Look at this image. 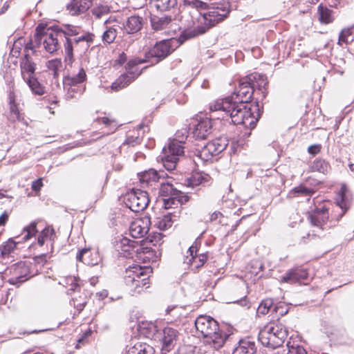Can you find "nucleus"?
<instances>
[{"instance_id":"1","label":"nucleus","mask_w":354,"mask_h":354,"mask_svg":"<svg viewBox=\"0 0 354 354\" xmlns=\"http://www.w3.org/2000/svg\"><path fill=\"white\" fill-rule=\"evenodd\" d=\"M255 75H247L239 81V86L230 96L218 99L209 104L211 117L231 120L234 124H243L246 128L255 127L259 120L257 105L249 106L254 88L252 81Z\"/></svg>"},{"instance_id":"2","label":"nucleus","mask_w":354,"mask_h":354,"mask_svg":"<svg viewBox=\"0 0 354 354\" xmlns=\"http://www.w3.org/2000/svg\"><path fill=\"white\" fill-rule=\"evenodd\" d=\"M206 8L207 3L200 0H183L181 19H185L187 26H194L193 30L185 33L187 38L204 34L227 18L230 12L229 2L218 3L208 12L201 14L199 10Z\"/></svg>"},{"instance_id":"3","label":"nucleus","mask_w":354,"mask_h":354,"mask_svg":"<svg viewBox=\"0 0 354 354\" xmlns=\"http://www.w3.org/2000/svg\"><path fill=\"white\" fill-rule=\"evenodd\" d=\"M195 327L198 335L204 338V343L214 350L223 346L227 335L221 331L218 322L212 317L200 315L195 320Z\"/></svg>"},{"instance_id":"4","label":"nucleus","mask_w":354,"mask_h":354,"mask_svg":"<svg viewBox=\"0 0 354 354\" xmlns=\"http://www.w3.org/2000/svg\"><path fill=\"white\" fill-rule=\"evenodd\" d=\"M151 268L134 264L125 270L124 283L132 295L139 294L149 287Z\"/></svg>"},{"instance_id":"5","label":"nucleus","mask_w":354,"mask_h":354,"mask_svg":"<svg viewBox=\"0 0 354 354\" xmlns=\"http://www.w3.org/2000/svg\"><path fill=\"white\" fill-rule=\"evenodd\" d=\"M181 42L176 38L164 39L157 42L154 46L145 53V57H135L129 61V66L139 65L143 63L150 62L151 58H155L156 61L151 62V65L164 59L175 50Z\"/></svg>"},{"instance_id":"6","label":"nucleus","mask_w":354,"mask_h":354,"mask_svg":"<svg viewBox=\"0 0 354 354\" xmlns=\"http://www.w3.org/2000/svg\"><path fill=\"white\" fill-rule=\"evenodd\" d=\"M60 33L61 37H65L66 41L64 44V52L66 55L65 59L68 63H72L73 60V47L79 43L84 42L88 46V44L93 39L94 35L91 33L83 34L80 36L78 27L67 24L64 30H57Z\"/></svg>"},{"instance_id":"7","label":"nucleus","mask_w":354,"mask_h":354,"mask_svg":"<svg viewBox=\"0 0 354 354\" xmlns=\"http://www.w3.org/2000/svg\"><path fill=\"white\" fill-rule=\"evenodd\" d=\"M287 336V330L282 324L270 322L260 330L259 340L262 345L275 348L283 344Z\"/></svg>"},{"instance_id":"8","label":"nucleus","mask_w":354,"mask_h":354,"mask_svg":"<svg viewBox=\"0 0 354 354\" xmlns=\"http://www.w3.org/2000/svg\"><path fill=\"white\" fill-rule=\"evenodd\" d=\"M62 39L58 30L50 28H41L40 26L36 29L35 35V43L39 46L42 44L45 50L50 54L56 52L59 48V39Z\"/></svg>"},{"instance_id":"9","label":"nucleus","mask_w":354,"mask_h":354,"mask_svg":"<svg viewBox=\"0 0 354 354\" xmlns=\"http://www.w3.org/2000/svg\"><path fill=\"white\" fill-rule=\"evenodd\" d=\"M182 141L176 139L170 140L168 146L162 149V154L160 156L164 167L168 171L174 170L179 157L184 153Z\"/></svg>"},{"instance_id":"10","label":"nucleus","mask_w":354,"mask_h":354,"mask_svg":"<svg viewBox=\"0 0 354 354\" xmlns=\"http://www.w3.org/2000/svg\"><path fill=\"white\" fill-rule=\"evenodd\" d=\"M149 203L147 192L141 189H132L124 196V203L127 207L134 212L144 210Z\"/></svg>"},{"instance_id":"11","label":"nucleus","mask_w":354,"mask_h":354,"mask_svg":"<svg viewBox=\"0 0 354 354\" xmlns=\"http://www.w3.org/2000/svg\"><path fill=\"white\" fill-rule=\"evenodd\" d=\"M228 140L225 137H219L205 145L199 151V157L205 161L221 153L226 149Z\"/></svg>"},{"instance_id":"12","label":"nucleus","mask_w":354,"mask_h":354,"mask_svg":"<svg viewBox=\"0 0 354 354\" xmlns=\"http://www.w3.org/2000/svg\"><path fill=\"white\" fill-rule=\"evenodd\" d=\"M120 23L115 17H109L104 22V31L102 35V41L104 45H109L115 41L118 33V29L121 28Z\"/></svg>"},{"instance_id":"13","label":"nucleus","mask_w":354,"mask_h":354,"mask_svg":"<svg viewBox=\"0 0 354 354\" xmlns=\"http://www.w3.org/2000/svg\"><path fill=\"white\" fill-rule=\"evenodd\" d=\"M138 65L129 66L127 63V73L121 75L111 85V88L119 91L128 86L132 81L137 78L142 73L136 66Z\"/></svg>"},{"instance_id":"14","label":"nucleus","mask_w":354,"mask_h":354,"mask_svg":"<svg viewBox=\"0 0 354 354\" xmlns=\"http://www.w3.org/2000/svg\"><path fill=\"white\" fill-rule=\"evenodd\" d=\"M151 223V218L147 215L136 219L129 227L131 236L134 239L144 237L149 232Z\"/></svg>"},{"instance_id":"15","label":"nucleus","mask_w":354,"mask_h":354,"mask_svg":"<svg viewBox=\"0 0 354 354\" xmlns=\"http://www.w3.org/2000/svg\"><path fill=\"white\" fill-rule=\"evenodd\" d=\"M210 115L212 114L211 110ZM211 120H222L217 118H212L210 119L206 118L201 120L197 124L195 125L192 134L196 140H204L212 133V122Z\"/></svg>"},{"instance_id":"16","label":"nucleus","mask_w":354,"mask_h":354,"mask_svg":"<svg viewBox=\"0 0 354 354\" xmlns=\"http://www.w3.org/2000/svg\"><path fill=\"white\" fill-rule=\"evenodd\" d=\"M189 255L186 256L185 263L191 266L192 269H198L203 266L207 261V256L205 254H197V246L193 244L187 251Z\"/></svg>"},{"instance_id":"17","label":"nucleus","mask_w":354,"mask_h":354,"mask_svg":"<svg viewBox=\"0 0 354 354\" xmlns=\"http://www.w3.org/2000/svg\"><path fill=\"white\" fill-rule=\"evenodd\" d=\"M29 272L28 267L24 262H19L13 265L10 268V273L12 277L10 279L11 283H22L28 279Z\"/></svg>"},{"instance_id":"18","label":"nucleus","mask_w":354,"mask_h":354,"mask_svg":"<svg viewBox=\"0 0 354 354\" xmlns=\"http://www.w3.org/2000/svg\"><path fill=\"white\" fill-rule=\"evenodd\" d=\"M21 76L23 80L35 76L36 64L30 54H25L20 60Z\"/></svg>"},{"instance_id":"19","label":"nucleus","mask_w":354,"mask_h":354,"mask_svg":"<svg viewBox=\"0 0 354 354\" xmlns=\"http://www.w3.org/2000/svg\"><path fill=\"white\" fill-rule=\"evenodd\" d=\"M143 18L138 15H131L124 21L122 27L124 32L135 34L139 32L143 26Z\"/></svg>"},{"instance_id":"20","label":"nucleus","mask_w":354,"mask_h":354,"mask_svg":"<svg viewBox=\"0 0 354 354\" xmlns=\"http://www.w3.org/2000/svg\"><path fill=\"white\" fill-rule=\"evenodd\" d=\"M76 258L77 261L91 266L97 265L101 260L97 251H92L86 248L80 250Z\"/></svg>"},{"instance_id":"21","label":"nucleus","mask_w":354,"mask_h":354,"mask_svg":"<svg viewBox=\"0 0 354 354\" xmlns=\"http://www.w3.org/2000/svg\"><path fill=\"white\" fill-rule=\"evenodd\" d=\"M329 218L328 209L322 207L315 209L310 215L309 219L313 225L322 228Z\"/></svg>"},{"instance_id":"22","label":"nucleus","mask_w":354,"mask_h":354,"mask_svg":"<svg viewBox=\"0 0 354 354\" xmlns=\"http://www.w3.org/2000/svg\"><path fill=\"white\" fill-rule=\"evenodd\" d=\"M139 245L138 242L130 240L127 237H122L116 244V248L118 251L125 257L131 256L133 252H137L138 249L136 248Z\"/></svg>"},{"instance_id":"23","label":"nucleus","mask_w":354,"mask_h":354,"mask_svg":"<svg viewBox=\"0 0 354 354\" xmlns=\"http://www.w3.org/2000/svg\"><path fill=\"white\" fill-rule=\"evenodd\" d=\"M336 204L341 209V213L337 217V220H339L346 212L350 208L351 200L347 196V187L346 185L343 184L338 193V196L336 198Z\"/></svg>"},{"instance_id":"24","label":"nucleus","mask_w":354,"mask_h":354,"mask_svg":"<svg viewBox=\"0 0 354 354\" xmlns=\"http://www.w3.org/2000/svg\"><path fill=\"white\" fill-rule=\"evenodd\" d=\"M307 270L304 268H295L288 272L281 279V281L288 283L300 282L308 278Z\"/></svg>"},{"instance_id":"25","label":"nucleus","mask_w":354,"mask_h":354,"mask_svg":"<svg viewBox=\"0 0 354 354\" xmlns=\"http://www.w3.org/2000/svg\"><path fill=\"white\" fill-rule=\"evenodd\" d=\"M178 332L171 327H165L163 329L162 347L169 351L174 346Z\"/></svg>"},{"instance_id":"26","label":"nucleus","mask_w":354,"mask_h":354,"mask_svg":"<svg viewBox=\"0 0 354 354\" xmlns=\"http://www.w3.org/2000/svg\"><path fill=\"white\" fill-rule=\"evenodd\" d=\"M164 178V171L157 172L156 170L149 169L139 174V179L141 183L147 185H152L153 183L159 182Z\"/></svg>"},{"instance_id":"27","label":"nucleus","mask_w":354,"mask_h":354,"mask_svg":"<svg viewBox=\"0 0 354 354\" xmlns=\"http://www.w3.org/2000/svg\"><path fill=\"white\" fill-rule=\"evenodd\" d=\"M92 0H72L67 6V10L72 15L84 12L91 6Z\"/></svg>"},{"instance_id":"28","label":"nucleus","mask_w":354,"mask_h":354,"mask_svg":"<svg viewBox=\"0 0 354 354\" xmlns=\"http://www.w3.org/2000/svg\"><path fill=\"white\" fill-rule=\"evenodd\" d=\"M86 73L82 68H80L77 74L68 75L63 80L64 88H71L72 86H82L81 84L86 80Z\"/></svg>"},{"instance_id":"29","label":"nucleus","mask_w":354,"mask_h":354,"mask_svg":"<svg viewBox=\"0 0 354 354\" xmlns=\"http://www.w3.org/2000/svg\"><path fill=\"white\" fill-rule=\"evenodd\" d=\"M86 73L82 68H80L77 74L68 75L63 80L64 88H71L72 86H82L81 84L86 80Z\"/></svg>"},{"instance_id":"30","label":"nucleus","mask_w":354,"mask_h":354,"mask_svg":"<svg viewBox=\"0 0 354 354\" xmlns=\"http://www.w3.org/2000/svg\"><path fill=\"white\" fill-rule=\"evenodd\" d=\"M210 176L205 173L196 172L193 174L189 178H187L185 184L187 187H194L200 185L209 184Z\"/></svg>"},{"instance_id":"31","label":"nucleus","mask_w":354,"mask_h":354,"mask_svg":"<svg viewBox=\"0 0 354 354\" xmlns=\"http://www.w3.org/2000/svg\"><path fill=\"white\" fill-rule=\"evenodd\" d=\"M256 351L255 343L248 339H245L239 341L232 354H254Z\"/></svg>"},{"instance_id":"32","label":"nucleus","mask_w":354,"mask_h":354,"mask_svg":"<svg viewBox=\"0 0 354 354\" xmlns=\"http://www.w3.org/2000/svg\"><path fill=\"white\" fill-rule=\"evenodd\" d=\"M152 28L155 30H162L169 28L172 26V19L171 16H153L151 18Z\"/></svg>"},{"instance_id":"33","label":"nucleus","mask_w":354,"mask_h":354,"mask_svg":"<svg viewBox=\"0 0 354 354\" xmlns=\"http://www.w3.org/2000/svg\"><path fill=\"white\" fill-rule=\"evenodd\" d=\"M8 102L10 106V114L8 119L10 121L15 122L21 120V115L18 104L16 102V96L14 91H10L8 94Z\"/></svg>"},{"instance_id":"34","label":"nucleus","mask_w":354,"mask_h":354,"mask_svg":"<svg viewBox=\"0 0 354 354\" xmlns=\"http://www.w3.org/2000/svg\"><path fill=\"white\" fill-rule=\"evenodd\" d=\"M317 14L319 21L322 24H329L335 19L333 11L322 3L317 8Z\"/></svg>"},{"instance_id":"35","label":"nucleus","mask_w":354,"mask_h":354,"mask_svg":"<svg viewBox=\"0 0 354 354\" xmlns=\"http://www.w3.org/2000/svg\"><path fill=\"white\" fill-rule=\"evenodd\" d=\"M24 81L26 83L34 95H42L44 94L45 87L38 81L36 75L26 79Z\"/></svg>"},{"instance_id":"36","label":"nucleus","mask_w":354,"mask_h":354,"mask_svg":"<svg viewBox=\"0 0 354 354\" xmlns=\"http://www.w3.org/2000/svg\"><path fill=\"white\" fill-rule=\"evenodd\" d=\"M127 354H154V349L146 343L138 342L129 349Z\"/></svg>"},{"instance_id":"37","label":"nucleus","mask_w":354,"mask_h":354,"mask_svg":"<svg viewBox=\"0 0 354 354\" xmlns=\"http://www.w3.org/2000/svg\"><path fill=\"white\" fill-rule=\"evenodd\" d=\"M173 223L172 215L170 213L161 217H158L154 221V225L160 230H166L171 227Z\"/></svg>"},{"instance_id":"38","label":"nucleus","mask_w":354,"mask_h":354,"mask_svg":"<svg viewBox=\"0 0 354 354\" xmlns=\"http://www.w3.org/2000/svg\"><path fill=\"white\" fill-rule=\"evenodd\" d=\"M160 194L162 196L168 197L171 196L182 195L183 193L174 188L173 185L169 182H160Z\"/></svg>"},{"instance_id":"39","label":"nucleus","mask_w":354,"mask_h":354,"mask_svg":"<svg viewBox=\"0 0 354 354\" xmlns=\"http://www.w3.org/2000/svg\"><path fill=\"white\" fill-rule=\"evenodd\" d=\"M150 2L162 12L169 10L177 4L176 0H150Z\"/></svg>"},{"instance_id":"40","label":"nucleus","mask_w":354,"mask_h":354,"mask_svg":"<svg viewBox=\"0 0 354 354\" xmlns=\"http://www.w3.org/2000/svg\"><path fill=\"white\" fill-rule=\"evenodd\" d=\"M270 310L277 312L278 306H274L273 300L270 298H268L261 302L257 308V313L259 314L265 315Z\"/></svg>"},{"instance_id":"41","label":"nucleus","mask_w":354,"mask_h":354,"mask_svg":"<svg viewBox=\"0 0 354 354\" xmlns=\"http://www.w3.org/2000/svg\"><path fill=\"white\" fill-rule=\"evenodd\" d=\"M187 201V197L183 196L182 195L168 196L163 199L165 209L171 208L173 206H178L179 204H182Z\"/></svg>"},{"instance_id":"42","label":"nucleus","mask_w":354,"mask_h":354,"mask_svg":"<svg viewBox=\"0 0 354 354\" xmlns=\"http://www.w3.org/2000/svg\"><path fill=\"white\" fill-rule=\"evenodd\" d=\"M310 169L312 171L327 174L330 171V167L324 160L318 158L314 160L310 166Z\"/></svg>"},{"instance_id":"43","label":"nucleus","mask_w":354,"mask_h":354,"mask_svg":"<svg viewBox=\"0 0 354 354\" xmlns=\"http://www.w3.org/2000/svg\"><path fill=\"white\" fill-rule=\"evenodd\" d=\"M110 12V8L106 5H100L94 7L91 10L92 15L96 19H100L102 17L107 15Z\"/></svg>"},{"instance_id":"44","label":"nucleus","mask_w":354,"mask_h":354,"mask_svg":"<svg viewBox=\"0 0 354 354\" xmlns=\"http://www.w3.org/2000/svg\"><path fill=\"white\" fill-rule=\"evenodd\" d=\"M250 75H255V79L252 82V86L254 88L261 89L262 88H265L268 84L266 77L264 75L258 74V73H252Z\"/></svg>"},{"instance_id":"45","label":"nucleus","mask_w":354,"mask_h":354,"mask_svg":"<svg viewBox=\"0 0 354 354\" xmlns=\"http://www.w3.org/2000/svg\"><path fill=\"white\" fill-rule=\"evenodd\" d=\"M37 232V223L35 221L32 222L30 225L24 227L21 234L23 236L22 239L25 241L28 240L32 236H35Z\"/></svg>"},{"instance_id":"46","label":"nucleus","mask_w":354,"mask_h":354,"mask_svg":"<svg viewBox=\"0 0 354 354\" xmlns=\"http://www.w3.org/2000/svg\"><path fill=\"white\" fill-rule=\"evenodd\" d=\"M288 354H307L303 346L295 341H289L287 343Z\"/></svg>"},{"instance_id":"47","label":"nucleus","mask_w":354,"mask_h":354,"mask_svg":"<svg viewBox=\"0 0 354 354\" xmlns=\"http://www.w3.org/2000/svg\"><path fill=\"white\" fill-rule=\"evenodd\" d=\"M86 304V298L85 296L80 295L78 297H73L71 300V304L74 306L78 311H81Z\"/></svg>"},{"instance_id":"48","label":"nucleus","mask_w":354,"mask_h":354,"mask_svg":"<svg viewBox=\"0 0 354 354\" xmlns=\"http://www.w3.org/2000/svg\"><path fill=\"white\" fill-rule=\"evenodd\" d=\"M16 248V243L12 240H9L2 245L1 254L3 257H7L14 251Z\"/></svg>"},{"instance_id":"49","label":"nucleus","mask_w":354,"mask_h":354,"mask_svg":"<svg viewBox=\"0 0 354 354\" xmlns=\"http://www.w3.org/2000/svg\"><path fill=\"white\" fill-rule=\"evenodd\" d=\"M66 92V97L68 99L75 97V94H81L83 93L84 88L82 86H72L71 88H64Z\"/></svg>"},{"instance_id":"50","label":"nucleus","mask_w":354,"mask_h":354,"mask_svg":"<svg viewBox=\"0 0 354 354\" xmlns=\"http://www.w3.org/2000/svg\"><path fill=\"white\" fill-rule=\"evenodd\" d=\"M62 62L58 59L50 60L46 63V67L48 70H50L53 72L54 76L57 75V72L60 68H62Z\"/></svg>"},{"instance_id":"51","label":"nucleus","mask_w":354,"mask_h":354,"mask_svg":"<svg viewBox=\"0 0 354 354\" xmlns=\"http://www.w3.org/2000/svg\"><path fill=\"white\" fill-rule=\"evenodd\" d=\"M141 142V138L140 136L136 135V132H133V134L129 135L125 140V143L129 146H136L140 144Z\"/></svg>"},{"instance_id":"52","label":"nucleus","mask_w":354,"mask_h":354,"mask_svg":"<svg viewBox=\"0 0 354 354\" xmlns=\"http://www.w3.org/2000/svg\"><path fill=\"white\" fill-rule=\"evenodd\" d=\"M40 236H43L46 241H51L55 235L54 229L51 227H45L40 233Z\"/></svg>"},{"instance_id":"53","label":"nucleus","mask_w":354,"mask_h":354,"mask_svg":"<svg viewBox=\"0 0 354 354\" xmlns=\"http://www.w3.org/2000/svg\"><path fill=\"white\" fill-rule=\"evenodd\" d=\"M351 36V31L347 30H343L339 34V44H342V43L348 44L349 42L348 37Z\"/></svg>"},{"instance_id":"54","label":"nucleus","mask_w":354,"mask_h":354,"mask_svg":"<svg viewBox=\"0 0 354 354\" xmlns=\"http://www.w3.org/2000/svg\"><path fill=\"white\" fill-rule=\"evenodd\" d=\"M292 192L297 194H301L305 196L310 195V194L313 192L311 189H309L307 187L302 185L294 188L292 189Z\"/></svg>"},{"instance_id":"55","label":"nucleus","mask_w":354,"mask_h":354,"mask_svg":"<svg viewBox=\"0 0 354 354\" xmlns=\"http://www.w3.org/2000/svg\"><path fill=\"white\" fill-rule=\"evenodd\" d=\"M67 283L70 282V288L68 289V291L75 292L77 288H79L78 284L76 282V279L75 277H69L66 279Z\"/></svg>"},{"instance_id":"56","label":"nucleus","mask_w":354,"mask_h":354,"mask_svg":"<svg viewBox=\"0 0 354 354\" xmlns=\"http://www.w3.org/2000/svg\"><path fill=\"white\" fill-rule=\"evenodd\" d=\"M35 48L36 46L33 44V41L32 40L29 41L25 46V54H30V51H31L32 55H36L37 51Z\"/></svg>"},{"instance_id":"57","label":"nucleus","mask_w":354,"mask_h":354,"mask_svg":"<svg viewBox=\"0 0 354 354\" xmlns=\"http://www.w3.org/2000/svg\"><path fill=\"white\" fill-rule=\"evenodd\" d=\"M322 149V146L319 144L310 145L308 148V152L311 155H317L318 154Z\"/></svg>"},{"instance_id":"58","label":"nucleus","mask_w":354,"mask_h":354,"mask_svg":"<svg viewBox=\"0 0 354 354\" xmlns=\"http://www.w3.org/2000/svg\"><path fill=\"white\" fill-rule=\"evenodd\" d=\"M94 122H97L98 124H104L106 126H109L112 124L114 122V120H111L107 117H103L96 118L94 120Z\"/></svg>"},{"instance_id":"59","label":"nucleus","mask_w":354,"mask_h":354,"mask_svg":"<svg viewBox=\"0 0 354 354\" xmlns=\"http://www.w3.org/2000/svg\"><path fill=\"white\" fill-rule=\"evenodd\" d=\"M182 308L177 306H169L166 310L167 314H171L173 313L174 316L178 315V311L181 310Z\"/></svg>"},{"instance_id":"60","label":"nucleus","mask_w":354,"mask_h":354,"mask_svg":"<svg viewBox=\"0 0 354 354\" xmlns=\"http://www.w3.org/2000/svg\"><path fill=\"white\" fill-rule=\"evenodd\" d=\"M42 186H43V183H42L41 178H39L38 180L32 182V189L35 192H38L41 189Z\"/></svg>"},{"instance_id":"61","label":"nucleus","mask_w":354,"mask_h":354,"mask_svg":"<svg viewBox=\"0 0 354 354\" xmlns=\"http://www.w3.org/2000/svg\"><path fill=\"white\" fill-rule=\"evenodd\" d=\"M8 219V215L6 212L0 216V226L4 225Z\"/></svg>"},{"instance_id":"62","label":"nucleus","mask_w":354,"mask_h":354,"mask_svg":"<svg viewBox=\"0 0 354 354\" xmlns=\"http://www.w3.org/2000/svg\"><path fill=\"white\" fill-rule=\"evenodd\" d=\"M9 3L8 1H6L3 3V6L0 8V15L5 13L9 8Z\"/></svg>"},{"instance_id":"63","label":"nucleus","mask_w":354,"mask_h":354,"mask_svg":"<svg viewBox=\"0 0 354 354\" xmlns=\"http://www.w3.org/2000/svg\"><path fill=\"white\" fill-rule=\"evenodd\" d=\"M222 216V214H221V212H214V213L211 215V216H210V220H211L212 221H216V220L218 218V216Z\"/></svg>"},{"instance_id":"64","label":"nucleus","mask_w":354,"mask_h":354,"mask_svg":"<svg viewBox=\"0 0 354 354\" xmlns=\"http://www.w3.org/2000/svg\"><path fill=\"white\" fill-rule=\"evenodd\" d=\"M45 241H46L44 239V238H43V236L39 235L38 239H37L38 244L40 246H42L44 244Z\"/></svg>"}]
</instances>
